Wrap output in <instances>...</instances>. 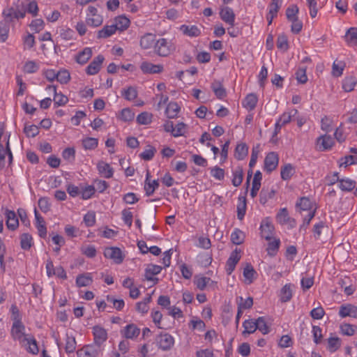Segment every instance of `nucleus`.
I'll return each mask as SVG.
<instances>
[{
  "label": "nucleus",
  "instance_id": "20e7f679",
  "mask_svg": "<svg viewBox=\"0 0 357 357\" xmlns=\"http://www.w3.org/2000/svg\"><path fill=\"white\" fill-rule=\"evenodd\" d=\"M103 22V17L98 13V9L92 6L87 8L86 24L91 27H98Z\"/></svg>",
  "mask_w": 357,
  "mask_h": 357
},
{
  "label": "nucleus",
  "instance_id": "cd10ccee",
  "mask_svg": "<svg viewBox=\"0 0 357 357\" xmlns=\"http://www.w3.org/2000/svg\"><path fill=\"white\" fill-rule=\"evenodd\" d=\"M93 282V277L91 273L79 274L76 278V284L79 287H88Z\"/></svg>",
  "mask_w": 357,
  "mask_h": 357
},
{
  "label": "nucleus",
  "instance_id": "6e6d98bb",
  "mask_svg": "<svg viewBox=\"0 0 357 357\" xmlns=\"http://www.w3.org/2000/svg\"><path fill=\"white\" fill-rule=\"evenodd\" d=\"M153 115L147 112H144L137 116V122L139 125H148L152 121Z\"/></svg>",
  "mask_w": 357,
  "mask_h": 357
},
{
  "label": "nucleus",
  "instance_id": "ddd939ff",
  "mask_svg": "<svg viewBox=\"0 0 357 357\" xmlns=\"http://www.w3.org/2000/svg\"><path fill=\"white\" fill-rule=\"evenodd\" d=\"M140 69L144 74H158L162 73L164 68L161 64H153L149 61H143L140 65Z\"/></svg>",
  "mask_w": 357,
  "mask_h": 357
},
{
  "label": "nucleus",
  "instance_id": "7ed1b4c3",
  "mask_svg": "<svg viewBox=\"0 0 357 357\" xmlns=\"http://www.w3.org/2000/svg\"><path fill=\"white\" fill-rule=\"evenodd\" d=\"M10 335L15 341H18L21 346H24L26 340L31 335L25 333V326L20 320H15L13 323Z\"/></svg>",
  "mask_w": 357,
  "mask_h": 357
},
{
  "label": "nucleus",
  "instance_id": "7c9ffc66",
  "mask_svg": "<svg viewBox=\"0 0 357 357\" xmlns=\"http://www.w3.org/2000/svg\"><path fill=\"white\" fill-rule=\"evenodd\" d=\"M77 354L78 357H96L98 350L93 345H87L78 350Z\"/></svg>",
  "mask_w": 357,
  "mask_h": 357
},
{
  "label": "nucleus",
  "instance_id": "dca6fc26",
  "mask_svg": "<svg viewBox=\"0 0 357 357\" xmlns=\"http://www.w3.org/2000/svg\"><path fill=\"white\" fill-rule=\"evenodd\" d=\"M333 145L334 140L330 135H324L320 136L317 140V146L320 151L329 150Z\"/></svg>",
  "mask_w": 357,
  "mask_h": 357
},
{
  "label": "nucleus",
  "instance_id": "09e8293b",
  "mask_svg": "<svg viewBox=\"0 0 357 357\" xmlns=\"http://www.w3.org/2000/svg\"><path fill=\"white\" fill-rule=\"evenodd\" d=\"M346 41L349 45H355L357 44V28H349L345 35Z\"/></svg>",
  "mask_w": 357,
  "mask_h": 357
},
{
  "label": "nucleus",
  "instance_id": "393cba45",
  "mask_svg": "<svg viewBox=\"0 0 357 357\" xmlns=\"http://www.w3.org/2000/svg\"><path fill=\"white\" fill-rule=\"evenodd\" d=\"M91 56V49L90 47H85L75 56V61L77 63L84 65L88 62Z\"/></svg>",
  "mask_w": 357,
  "mask_h": 357
},
{
  "label": "nucleus",
  "instance_id": "f704fd0d",
  "mask_svg": "<svg viewBox=\"0 0 357 357\" xmlns=\"http://www.w3.org/2000/svg\"><path fill=\"white\" fill-rule=\"evenodd\" d=\"M295 173V169L290 163L284 165L281 167L280 175L284 181L289 180Z\"/></svg>",
  "mask_w": 357,
  "mask_h": 357
},
{
  "label": "nucleus",
  "instance_id": "864d4df0",
  "mask_svg": "<svg viewBox=\"0 0 357 357\" xmlns=\"http://www.w3.org/2000/svg\"><path fill=\"white\" fill-rule=\"evenodd\" d=\"M356 84V79L354 77H345L342 81V88L346 92L353 91Z\"/></svg>",
  "mask_w": 357,
  "mask_h": 357
},
{
  "label": "nucleus",
  "instance_id": "9b49d317",
  "mask_svg": "<svg viewBox=\"0 0 357 357\" xmlns=\"http://www.w3.org/2000/svg\"><path fill=\"white\" fill-rule=\"evenodd\" d=\"M92 330L94 337V343L98 347H100L107 339V332L104 328L100 326H93Z\"/></svg>",
  "mask_w": 357,
  "mask_h": 357
},
{
  "label": "nucleus",
  "instance_id": "aec40b11",
  "mask_svg": "<svg viewBox=\"0 0 357 357\" xmlns=\"http://www.w3.org/2000/svg\"><path fill=\"white\" fill-rule=\"evenodd\" d=\"M339 315L342 318L351 317H357V306L351 304L342 305L340 307Z\"/></svg>",
  "mask_w": 357,
  "mask_h": 357
},
{
  "label": "nucleus",
  "instance_id": "f3484780",
  "mask_svg": "<svg viewBox=\"0 0 357 357\" xmlns=\"http://www.w3.org/2000/svg\"><path fill=\"white\" fill-rule=\"evenodd\" d=\"M5 215L6 218V225L8 229L14 231L19 226V220L15 211L6 209Z\"/></svg>",
  "mask_w": 357,
  "mask_h": 357
},
{
  "label": "nucleus",
  "instance_id": "4468645a",
  "mask_svg": "<svg viewBox=\"0 0 357 357\" xmlns=\"http://www.w3.org/2000/svg\"><path fill=\"white\" fill-rule=\"evenodd\" d=\"M220 16L221 20L228 24L231 28L234 26L236 16L232 8L228 6L221 8Z\"/></svg>",
  "mask_w": 357,
  "mask_h": 357
},
{
  "label": "nucleus",
  "instance_id": "bb28decb",
  "mask_svg": "<svg viewBox=\"0 0 357 357\" xmlns=\"http://www.w3.org/2000/svg\"><path fill=\"white\" fill-rule=\"evenodd\" d=\"M29 354L36 355L39 352L37 341L33 335H30L26 340L25 345L23 346Z\"/></svg>",
  "mask_w": 357,
  "mask_h": 357
},
{
  "label": "nucleus",
  "instance_id": "473e14b6",
  "mask_svg": "<svg viewBox=\"0 0 357 357\" xmlns=\"http://www.w3.org/2000/svg\"><path fill=\"white\" fill-rule=\"evenodd\" d=\"M180 107L176 102H170L165 109V114L167 117L169 119H174L177 116L179 111Z\"/></svg>",
  "mask_w": 357,
  "mask_h": 357
},
{
  "label": "nucleus",
  "instance_id": "a18cd8bd",
  "mask_svg": "<svg viewBox=\"0 0 357 357\" xmlns=\"http://www.w3.org/2000/svg\"><path fill=\"white\" fill-rule=\"evenodd\" d=\"M40 68L39 64L35 61H27L23 66V72L28 74L35 73Z\"/></svg>",
  "mask_w": 357,
  "mask_h": 357
},
{
  "label": "nucleus",
  "instance_id": "8fccbe9b",
  "mask_svg": "<svg viewBox=\"0 0 357 357\" xmlns=\"http://www.w3.org/2000/svg\"><path fill=\"white\" fill-rule=\"evenodd\" d=\"M280 245V240L279 238H275L272 241H270L266 248L268 254L271 256H275L279 250Z\"/></svg>",
  "mask_w": 357,
  "mask_h": 357
},
{
  "label": "nucleus",
  "instance_id": "f03ea898",
  "mask_svg": "<svg viewBox=\"0 0 357 357\" xmlns=\"http://www.w3.org/2000/svg\"><path fill=\"white\" fill-rule=\"evenodd\" d=\"M176 50V45L173 40L160 38L156 40L154 52L159 56L167 57Z\"/></svg>",
  "mask_w": 357,
  "mask_h": 357
},
{
  "label": "nucleus",
  "instance_id": "a878e982",
  "mask_svg": "<svg viewBox=\"0 0 357 357\" xmlns=\"http://www.w3.org/2000/svg\"><path fill=\"white\" fill-rule=\"evenodd\" d=\"M211 88L218 99H223L227 96V91L222 84L218 80L212 82Z\"/></svg>",
  "mask_w": 357,
  "mask_h": 357
},
{
  "label": "nucleus",
  "instance_id": "6e6552de",
  "mask_svg": "<svg viewBox=\"0 0 357 357\" xmlns=\"http://www.w3.org/2000/svg\"><path fill=\"white\" fill-rule=\"evenodd\" d=\"M259 229L262 238L267 241L272 239L275 228L268 218H266L261 221Z\"/></svg>",
  "mask_w": 357,
  "mask_h": 357
},
{
  "label": "nucleus",
  "instance_id": "1a4fd4ad",
  "mask_svg": "<svg viewBox=\"0 0 357 357\" xmlns=\"http://www.w3.org/2000/svg\"><path fill=\"white\" fill-rule=\"evenodd\" d=\"M278 155L275 152L268 153L264 159V170L268 173H271L278 165Z\"/></svg>",
  "mask_w": 357,
  "mask_h": 357
},
{
  "label": "nucleus",
  "instance_id": "49530a36",
  "mask_svg": "<svg viewBox=\"0 0 357 357\" xmlns=\"http://www.w3.org/2000/svg\"><path fill=\"white\" fill-rule=\"evenodd\" d=\"M356 181L350 178H342L340 180L339 187L342 191H351L356 187Z\"/></svg>",
  "mask_w": 357,
  "mask_h": 357
},
{
  "label": "nucleus",
  "instance_id": "bf43d9fd",
  "mask_svg": "<svg viewBox=\"0 0 357 357\" xmlns=\"http://www.w3.org/2000/svg\"><path fill=\"white\" fill-rule=\"evenodd\" d=\"M159 187L158 180H153V181L146 182L144 184V190L146 196H151L153 194L155 190Z\"/></svg>",
  "mask_w": 357,
  "mask_h": 357
},
{
  "label": "nucleus",
  "instance_id": "e433bc0d",
  "mask_svg": "<svg viewBox=\"0 0 357 357\" xmlns=\"http://www.w3.org/2000/svg\"><path fill=\"white\" fill-rule=\"evenodd\" d=\"M245 233L241 229L236 228L231 234V241L235 245H241L244 242Z\"/></svg>",
  "mask_w": 357,
  "mask_h": 357
},
{
  "label": "nucleus",
  "instance_id": "2eb2a0df",
  "mask_svg": "<svg viewBox=\"0 0 357 357\" xmlns=\"http://www.w3.org/2000/svg\"><path fill=\"white\" fill-rule=\"evenodd\" d=\"M140 328L134 324L126 325L121 333L122 335L126 339L134 340L137 338L140 334Z\"/></svg>",
  "mask_w": 357,
  "mask_h": 357
},
{
  "label": "nucleus",
  "instance_id": "6ab92c4d",
  "mask_svg": "<svg viewBox=\"0 0 357 357\" xmlns=\"http://www.w3.org/2000/svg\"><path fill=\"white\" fill-rule=\"evenodd\" d=\"M46 91H51L54 93V105L56 106H62L66 105L68 101V98L65 95L62 94L61 93H58L56 92V86L54 85H48L46 87Z\"/></svg>",
  "mask_w": 357,
  "mask_h": 357
},
{
  "label": "nucleus",
  "instance_id": "c9c22d12",
  "mask_svg": "<svg viewBox=\"0 0 357 357\" xmlns=\"http://www.w3.org/2000/svg\"><path fill=\"white\" fill-rule=\"evenodd\" d=\"M116 31V29L114 24L106 25L98 31L97 37L98 38H107L114 34Z\"/></svg>",
  "mask_w": 357,
  "mask_h": 357
},
{
  "label": "nucleus",
  "instance_id": "ea45409f",
  "mask_svg": "<svg viewBox=\"0 0 357 357\" xmlns=\"http://www.w3.org/2000/svg\"><path fill=\"white\" fill-rule=\"evenodd\" d=\"M246 199L245 197H238V204L237 205V218L238 220H242L246 213Z\"/></svg>",
  "mask_w": 357,
  "mask_h": 357
},
{
  "label": "nucleus",
  "instance_id": "c03bdc74",
  "mask_svg": "<svg viewBox=\"0 0 357 357\" xmlns=\"http://www.w3.org/2000/svg\"><path fill=\"white\" fill-rule=\"evenodd\" d=\"M298 114L296 109H292L289 112H284L278 120L280 123L284 126L289 123L291 121V118L295 116Z\"/></svg>",
  "mask_w": 357,
  "mask_h": 357
},
{
  "label": "nucleus",
  "instance_id": "69168bd1",
  "mask_svg": "<svg viewBox=\"0 0 357 357\" xmlns=\"http://www.w3.org/2000/svg\"><path fill=\"white\" fill-rule=\"evenodd\" d=\"M9 24L3 21L0 22V42H5L8 36Z\"/></svg>",
  "mask_w": 357,
  "mask_h": 357
},
{
  "label": "nucleus",
  "instance_id": "4be33fe9",
  "mask_svg": "<svg viewBox=\"0 0 357 357\" xmlns=\"http://www.w3.org/2000/svg\"><path fill=\"white\" fill-rule=\"evenodd\" d=\"M97 169L99 174L105 178H110L114 175V169L109 165V164L104 161H99L98 162Z\"/></svg>",
  "mask_w": 357,
  "mask_h": 357
},
{
  "label": "nucleus",
  "instance_id": "a211bd4d",
  "mask_svg": "<svg viewBox=\"0 0 357 357\" xmlns=\"http://www.w3.org/2000/svg\"><path fill=\"white\" fill-rule=\"evenodd\" d=\"M179 31L184 35L190 38L198 37L201 35V29L196 25L182 24Z\"/></svg>",
  "mask_w": 357,
  "mask_h": 357
},
{
  "label": "nucleus",
  "instance_id": "c85d7f7f",
  "mask_svg": "<svg viewBox=\"0 0 357 357\" xmlns=\"http://www.w3.org/2000/svg\"><path fill=\"white\" fill-rule=\"evenodd\" d=\"M114 24L116 31L126 30L130 24V20L124 15H119L114 18Z\"/></svg>",
  "mask_w": 357,
  "mask_h": 357
},
{
  "label": "nucleus",
  "instance_id": "4c0bfd02",
  "mask_svg": "<svg viewBox=\"0 0 357 357\" xmlns=\"http://www.w3.org/2000/svg\"><path fill=\"white\" fill-rule=\"evenodd\" d=\"M20 246L22 249L28 250L33 244V238L31 234L28 233H23L20 237Z\"/></svg>",
  "mask_w": 357,
  "mask_h": 357
},
{
  "label": "nucleus",
  "instance_id": "680f3d73",
  "mask_svg": "<svg viewBox=\"0 0 357 357\" xmlns=\"http://www.w3.org/2000/svg\"><path fill=\"white\" fill-rule=\"evenodd\" d=\"M277 47L279 50L286 52L289 49L288 39L286 35L282 34L278 37L277 39Z\"/></svg>",
  "mask_w": 357,
  "mask_h": 357
},
{
  "label": "nucleus",
  "instance_id": "72a5a7b5",
  "mask_svg": "<svg viewBox=\"0 0 357 357\" xmlns=\"http://www.w3.org/2000/svg\"><path fill=\"white\" fill-rule=\"evenodd\" d=\"M248 153V146L245 143L237 144L235 149L234 156L238 160H243Z\"/></svg>",
  "mask_w": 357,
  "mask_h": 357
},
{
  "label": "nucleus",
  "instance_id": "e2e57ef3",
  "mask_svg": "<svg viewBox=\"0 0 357 357\" xmlns=\"http://www.w3.org/2000/svg\"><path fill=\"white\" fill-rule=\"evenodd\" d=\"M70 79V73L65 69L59 70L56 73V80L61 84H67Z\"/></svg>",
  "mask_w": 357,
  "mask_h": 357
},
{
  "label": "nucleus",
  "instance_id": "2f4dec72",
  "mask_svg": "<svg viewBox=\"0 0 357 357\" xmlns=\"http://www.w3.org/2000/svg\"><path fill=\"white\" fill-rule=\"evenodd\" d=\"M233 178L231 180L232 185L235 187L241 185L243 179V169L241 166H237L232 171Z\"/></svg>",
  "mask_w": 357,
  "mask_h": 357
},
{
  "label": "nucleus",
  "instance_id": "3c124183",
  "mask_svg": "<svg viewBox=\"0 0 357 357\" xmlns=\"http://www.w3.org/2000/svg\"><path fill=\"white\" fill-rule=\"evenodd\" d=\"M135 113L130 108L123 109L118 118L124 122H129L134 119Z\"/></svg>",
  "mask_w": 357,
  "mask_h": 357
},
{
  "label": "nucleus",
  "instance_id": "0eeeda50",
  "mask_svg": "<svg viewBox=\"0 0 357 357\" xmlns=\"http://www.w3.org/2000/svg\"><path fill=\"white\" fill-rule=\"evenodd\" d=\"M155 341L158 348L163 351L169 350L174 343V337L169 333L160 334Z\"/></svg>",
  "mask_w": 357,
  "mask_h": 357
},
{
  "label": "nucleus",
  "instance_id": "338daca9",
  "mask_svg": "<svg viewBox=\"0 0 357 357\" xmlns=\"http://www.w3.org/2000/svg\"><path fill=\"white\" fill-rule=\"evenodd\" d=\"M96 192V188L93 185H87L82 188L81 195L82 199H89L91 198Z\"/></svg>",
  "mask_w": 357,
  "mask_h": 357
},
{
  "label": "nucleus",
  "instance_id": "37998d69",
  "mask_svg": "<svg viewBox=\"0 0 357 357\" xmlns=\"http://www.w3.org/2000/svg\"><path fill=\"white\" fill-rule=\"evenodd\" d=\"M243 326L244 328L243 335L253 333L257 329V319L245 320L243 323Z\"/></svg>",
  "mask_w": 357,
  "mask_h": 357
},
{
  "label": "nucleus",
  "instance_id": "423d86ee",
  "mask_svg": "<svg viewBox=\"0 0 357 357\" xmlns=\"http://www.w3.org/2000/svg\"><path fill=\"white\" fill-rule=\"evenodd\" d=\"M104 256L107 259H112L116 264H120L125 257L122 250L117 247L106 248L104 250Z\"/></svg>",
  "mask_w": 357,
  "mask_h": 357
},
{
  "label": "nucleus",
  "instance_id": "c756f323",
  "mask_svg": "<svg viewBox=\"0 0 357 357\" xmlns=\"http://www.w3.org/2000/svg\"><path fill=\"white\" fill-rule=\"evenodd\" d=\"M276 220L280 225H287L289 222L295 224L294 219H291L289 215V212L286 208H281L277 213Z\"/></svg>",
  "mask_w": 357,
  "mask_h": 357
},
{
  "label": "nucleus",
  "instance_id": "0e129e2a",
  "mask_svg": "<svg viewBox=\"0 0 357 357\" xmlns=\"http://www.w3.org/2000/svg\"><path fill=\"white\" fill-rule=\"evenodd\" d=\"M340 330L343 335L351 336L357 330V326L349 324H344L340 326Z\"/></svg>",
  "mask_w": 357,
  "mask_h": 357
},
{
  "label": "nucleus",
  "instance_id": "13d9d810",
  "mask_svg": "<svg viewBox=\"0 0 357 357\" xmlns=\"http://www.w3.org/2000/svg\"><path fill=\"white\" fill-rule=\"evenodd\" d=\"M258 274L255 269H243L244 282L246 284H251L257 277Z\"/></svg>",
  "mask_w": 357,
  "mask_h": 357
},
{
  "label": "nucleus",
  "instance_id": "5701e85b",
  "mask_svg": "<svg viewBox=\"0 0 357 357\" xmlns=\"http://www.w3.org/2000/svg\"><path fill=\"white\" fill-rule=\"evenodd\" d=\"M294 288V285L288 283L286 284L280 291L279 297L280 300L282 303H287L289 301L293 296V289Z\"/></svg>",
  "mask_w": 357,
  "mask_h": 357
},
{
  "label": "nucleus",
  "instance_id": "de8ad7c7",
  "mask_svg": "<svg viewBox=\"0 0 357 357\" xmlns=\"http://www.w3.org/2000/svg\"><path fill=\"white\" fill-rule=\"evenodd\" d=\"M241 259V251L236 248L230 255L227 265L229 268H235Z\"/></svg>",
  "mask_w": 357,
  "mask_h": 357
},
{
  "label": "nucleus",
  "instance_id": "603ef678",
  "mask_svg": "<svg viewBox=\"0 0 357 357\" xmlns=\"http://www.w3.org/2000/svg\"><path fill=\"white\" fill-rule=\"evenodd\" d=\"M83 147L86 150H93L98 144V140L94 137H86L82 140Z\"/></svg>",
  "mask_w": 357,
  "mask_h": 357
},
{
  "label": "nucleus",
  "instance_id": "b1692460",
  "mask_svg": "<svg viewBox=\"0 0 357 357\" xmlns=\"http://www.w3.org/2000/svg\"><path fill=\"white\" fill-rule=\"evenodd\" d=\"M258 102V98L255 93H249L246 96L243 101L242 102V105L243 107H245L249 112L252 111L257 106Z\"/></svg>",
  "mask_w": 357,
  "mask_h": 357
},
{
  "label": "nucleus",
  "instance_id": "58836bf2",
  "mask_svg": "<svg viewBox=\"0 0 357 357\" xmlns=\"http://www.w3.org/2000/svg\"><path fill=\"white\" fill-rule=\"evenodd\" d=\"M137 91L135 87L130 86L126 89H123L121 96L128 101L134 100L137 97Z\"/></svg>",
  "mask_w": 357,
  "mask_h": 357
},
{
  "label": "nucleus",
  "instance_id": "79ce46f5",
  "mask_svg": "<svg viewBox=\"0 0 357 357\" xmlns=\"http://www.w3.org/2000/svg\"><path fill=\"white\" fill-rule=\"evenodd\" d=\"M236 302L238 309L242 311L251 308L253 305V299L252 297H248L246 299H244L242 296H239L237 297Z\"/></svg>",
  "mask_w": 357,
  "mask_h": 357
},
{
  "label": "nucleus",
  "instance_id": "4d7b16f0",
  "mask_svg": "<svg viewBox=\"0 0 357 357\" xmlns=\"http://www.w3.org/2000/svg\"><path fill=\"white\" fill-rule=\"evenodd\" d=\"M156 153V149L153 146L148 145L147 148L139 154V157L144 160H151Z\"/></svg>",
  "mask_w": 357,
  "mask_h": 357
},
{
  "label": "nucleus",
  "instance_id": "f8f14e48",
  "mask_svg": "<svg viewBox=\"0 0 357 357\" xmlns=\"http://www.w3.org/2000/svg\"><path fill=\"white\" fill-rule=\"evenodd\" d=\"M156 36L152 33H146L141 36L139 45L143 50H149L155 47L156 43Z\"/></svg>",
  "mask_w": 357,
  "mask_h": 357
},
{
  "label": "nucleus",
  "instance_id": "5fc2aeb1",
  "mask_svg": "<svg viewBox=\"0 0 357 357\" xmlns=\"http://www.w3.org/2000/svg\"><path fill=\"white\" fill-rule=\"evenodd\" d=\"M76 349V341L73 336L66 334L65 351L68 354L73 353Z\"/></svg>",
  "mask_w": 357,
  "mask_h": 357
},
{
  "label": "nucleus",
  "instance_id": "9d476101",
  "mask_svg": "<svg viewBox=\"0 0 357 357\" xmlns=\"http://www.w3.org/2000/svg\"><path fill=\"white\" fill-rule=\"evenodd\" d=\"M105 60L102 54L96 56L86 68V73L89 75H96L100 70Z\"/></svg>",
  "mask_w": 357,
  "mask_h": 357
},
{
  "label": "nucleus",
  "instance_id": "39448f33",
  "mask_svg": "<svg viewBox=\"0 0 357 357\" xmlns=\"http://www.w3.org/2000/svg\"><path fill=\"white\" fill-rule=\"evenodd\" d=\"M10 133L5 136V139H6L5 147L2 144H0V168H3L6 165V155L8 156V162L9 165H10L13 161V155L10 146Z\"/></svg>",
  "mask_w": 357,
  "mask_h": 357
},
{
  "label": "nucleus",
  "instance_id": "052dcab7",
  "mask_svg": "<svg viewBox=\"0 0 357 357\" xmlns=\"http://www.w3.org/2000/svg\"><path fill=\"white\" fill-rule=\"evenodd\" d=\"M299 9L296 5H291L289 6L286 10V16L289 21L298 19L297 14L298 13Z\"/></svg>",
  "mask_w": 357,
  "mask_h": 357
},
{
  "label": "nucleus",
  "instance_id": "774afa93",
  "mask_svg": "<svg viewBox=\"0 0 357 357\" xmlns=\"http://www.w3.org/2000/svg\"><path fill=\"white\" fill-rule=\"evenodd\" d=\"M312 333L313 336V340L315 344H320L323 338L321 328L318 326H312Z\"/></svg>",
  "mask_w": 357,
  "mask_h": 357
},
{
  "label": "nucleus",
  "instance_id": "a19ab883",
  "mask_svg": "<svg viewBox=\"0 0 357 357\" xmlns=\"http://www.w3.org/2000/svg\"><path fill=\"white\" fill-rule=\"evenodd\" d=\"M296 206L301 211H312V203L308 197H301L296 202Z\"/></svg>",
  "mask_w": 357,
  "mask_h": 357
},
{
  "label": "nucleus",
  "instance_id": "f257e3e1",
  "mask_svg": "<svg viewBox=\"0 0 357 357\" xmlns=\"http://www.w3.org/2000/svg\"><path fill=\"white\" fill-rule=\"evenodd\" d=\"M26 15V6L20 0L8 5L2 11L3 22L13 26Z\"/></svg>",
  "mask_w": 357,
  "mask_h": 357
},
{
  "label": "nucleus",
  "instance_id": "412c9836",
  "mask_svg": "<svg viewBox=\"0 0 357 357\" xmlns=\"http://www.w3.org/2000/svg\"><path fill=\"white\" fill-rule=\"evenodd\" d=\"M326 341V349L331 353H334L337 351L342 344L341 339L334 335L333 333L330 334V337L327 338Z\"/></svg>",
  "mask_w": 357,
  "mask_h": 357
}]
</instances>
